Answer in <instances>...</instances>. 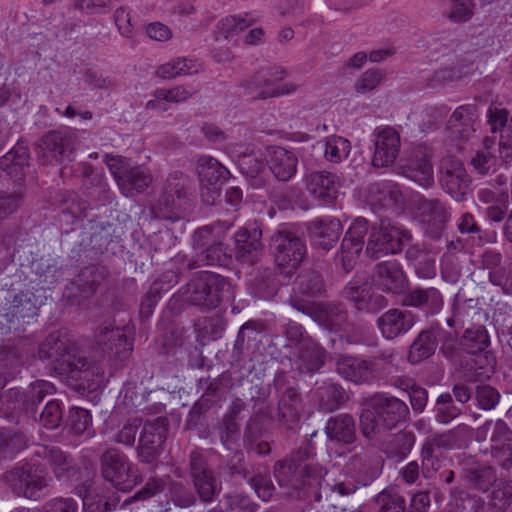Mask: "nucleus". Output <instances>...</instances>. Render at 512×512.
<instances>
[{"label": "nucleus", "instance_id": "f257e3e1", "mask_svg": "<svg viewBox=\"0 0 512 512\" xmlns=\"http://www.w3.org/2000/svg\"><path fill=\"white\" fill-rule=\"evenodd\" d=\"M38 356L48 361L55 373L74 391L85 394L104 383V371L80 350L66 331H53L39 344Z\"/></svg>", "mask_w": 512, "mask_h": 512}, {"label": "nucleus", "instance_id": "f03ea898", "mask_svg": "<svg viewBox=\"0 0 512 512\" xmlns=\"http://www.w3.org/2000/svg\"><path fill=\"white\" fill-rule=\"evenodd\" d=\"M366 408L360 414L362 435L371 440L382 431L391 430L409 415L407 404L397 397L375 393L366 399Z\"/></svg>", "mask_w": 512, "mask_h": 512}, {"label": "nucleus", "instance_id": "7ed1b4c3", "mask_svg": "<svg viewBox=\"0 0 512 512\" xmlns=\"http://www.w3.org/2000/svg\"><path fill=\"white\" fill-rule=\"evenodd\" d=\"M231 223L217 221L196 229L192 235L191 245L196 251L194 259L187 263V269L193 270L203 266L228 267L232 263V254L224 237Z\"/></svg>", "mask_w": 512, "mask_h": 512}, {"label": "nucleus", "instance_id": "20e7f679", "mask_svg": "<svg viewBox=\"0 0 512 512\" xmlns=\"http://www.w3.org/2000/svg\"><path fill=\"white\" fill-rule=\"evenodd\" d=\"M314 456V447L307 440L284 459L278 460L274 465V476L279 485L300 490L310 485L311 479L321 477L323 469L313 463Z\"/></svg>", "mask_w": 512, "mask_h": 512}, {"label": "nucleus", "instance_id": "39448f33", "mask_svg": "<svg viewBox=\"0 0 512 512\" xmlns=\"http://www.w3.org/2000/svg\"><path fill=\"white\" fill-rule=\"evenodd\" d=\"M1 478L15 496L32 501L42 499V492L49 486L51 480L44 465L32 462L16 465L3 473Z\"/></svg>", "mask_w": 512, "mask_h": 512}, {"label": "nucleus", "instance_id": "423d86ee", "mask_svg": "<svg viewBox=\"0 0 512 512\" xmlns=\"http://www.w3.org/2000/svg\"><path fill=\"white\" fill-rule=\"evenodd\" d=\"M269 251L280 274L285 277L293 276L307 255L304 240L287 229H278L272 233Z\"/></svg>", "mask_w": 512, "mask_h": 512}, {"label": "nucleus", "instance_id": "0eeeda50", "mask_svg": "<svg viewBox=\"0 0 512 512\" xmlns=\"http://www.w3.org/2000/svg\"><path fill=\"white\" fill-rule=\"evenodd\" d=\"M288 303L295 310L310 317L322 329L338 333L346 331L350 325L349 312L340 301H307L290 297Z\"/></svg>", "mask_w": 512, "mask_h": 512}, {"label": "nucleus", "instance_id": "6e6552de", "mask_svg": "<svg viewBox=\"0 0 512 512\" xmlns=\"http://www.w3.org/2000/svg\"><path fill=\"white\" fill-rule=\"evenodd\" d=\"M365 253L371 259H380L386 255L398 254L404 244L411 241L409 230L398 227L388 218H381L369 225Z\"/></svg>", "mask_w": 512, "mask_h": 512}, {"label": "nucleus", "instance_id": "1a4fd4ad", "mask_svg": "<svg viewBox=\"0 0 512 512\" xmlns=\"http://www.w3.org/2000/svg\"><path fill=\"white\" fill-rule=\"evenodd\" d=\"M102 478L122 492L131 491L142 482L138 468L117 448L109 447L99 457Z\"/></svg>", "mask_w": 512, "mask_h": 512}, {"label": "nucleus", "instance_id": "9d476101", "mask_svg": "<svg viewBox=\"0 0 512 512\" xmlns=\"http://www.w3.org/2000/svg\"><path fill=\"white\" fill-rule=\"evenodd\" d=\"M226 285L227 281L223 276L211 272H201L182 287V293L188 301V305L208 312L220 305Z\"/></svg>", "mask_w": 512, "mask_h": 512}, {"label": "nucleus", "instance_id": "9b49d317", "mask_svg": "<svg viewBox=\"0 0 512 512\" xmlns=\"http://www.w3.org/2000/svg\"><path fill=\"white\" fill-rule=\"evenodd\" d=\"M187 473L200 503L209 504L217 499L222 490L221 481L198 447L188 454Z\"/></svg>", "mask_w": 512, "mask_h": 512}, {"label": "nucleus", "instance_id": "f8f14e48", "mask_svg": "<svg viewBox=\"0 0 512 512\" xmlns=\"http://www.w3.org/2000/svg\"><path fill=\"white\" fill-rule=\"evenodd\" d=\"M39 305L36 296L30 291L3 290L0 293V312L6 324L0 322L1 333L12 329V325L30 323L38 315Z\"/></svg>", "mask_w": 512, "mask_h": 512}, {"label": "nucleus", "instance_id": "ddd939ff", "mask_svg": "<svg viewBox=\"0 0 512 512\" xmlns=\"http://www.w3.org/2000/svg\"><path fill=\"white\" fill-rule=\"evenodd\" d=\"M169 427V419L164 416L144 422L136 447L137 459L141 464L157 467L165 450Z\"/></svg>", "mask_w": 512, "mask_h": 512}, {"label": "nucleus", "instance_id": "4468645a", "mask_svg": "<svg viewBox=\"0 0 512 512\" xmlns=\"http://www.w3.org/2000/svg\"><path fill=\"white\" fill-rule=\"evenodd\" d=\"M478 442H489L492 458L504 469L512 465V430L500 418L489 419L475 432Z\"/></svg>", "mask_w": 512, "mask_h": 512}, {"label": "nucleus", "instance_id": "2eb2a0df", "mask_svg": "<svg viewBox=\"0 0 512 512\" xmlns=\"http://www.w3.org/2000/svg\"><path fill=\"white\" fill-rule=\"evenodd\" d=\"M197 172L202 202L214 205L220 198L223 183L231 175L229 170L217 159L211 156H202L197 163Z\"/></svg>", "mask_w": 512, "mask_h": 512}, {"label": "nucleus", "instance_id": "dca6fc26", "mask_svg": "<svg viewBox=\"0 0 512 512\" xmlns=\"http://www.w3.org/2000/svg\"><path fill=\"white\" fill-rule=\"evenodd\" d=\"M439 184L453 200L464 202L471 191L472 179L459 159L448 156L439 166Z\"/></svg>", "mask_w": 512, "mask_h": 512}, {"label": "nucleus", "instance_id": "f3484780", "mask_svg": "<svg viewBox=\"0 0 512 512\" xmlns=\"http://www.w3.org/2000/svg\"><path fill=\"white\" fill-rule=\"evenodd\" d=\"M433 149L426 144L412 147L402 160L401 173L424 188L434 184Z\"/></svg>", "mask_w": 512, "mask_h": 512}, {"label": "nucleus", "instance_id": "a211bd4d", "mask_svg": "<svg viewBox=\"0 0 512 512\" xmlns=\"http://www.w3.org/2000/svg\"><path fill=\"white\" fill-rule=\"evenodd\" d=\"M416 208L424 235L432 240L440 239L450 219L445 204L439 199L420 198Z\"/></svg>", "mask_w": 512, "mask_h": 512}, {"label": "nucleus", "instance_id": "6ab92c4d", "mask_svg": "<svg viewBox=\"0 0 512 512\" xmlns=\"http://www.w3.org/2000/svg\"><path fill=\"white\" fill-rule=\"evenodd\" d=\"M368 231L369 222L363 217H358L345 233L336 256L345 273L351 272L357 264Z\"/></svg>", "mask_w": 512, "mask_h": 512}, {"label": "nucleus", "instance_id": "aec40b11", "mask_svg": "<svg viewBox=\"0 0 512 512\" xmlns=\"http://www.w3.org/2000/svg\"><path fill=\"white\" fill-rule=\"evenodd\" d=\"M95 340L103 353L120 361L127 359L133 350L132 339L128 338L125 328L100 327Z\"/></svg>", "mask_w": 512, "mask_h": 512}, {"label": "nucleus", "instance_id": "412c9836", "mask_svg": "<svg viewBox=\"0 0 512 512\" xmlns=\"http://www.w3.org/2000/svg\"><path fill=\"white\" fill-rule=\"evenodd\" d=\"M417 316L409 310L391 308L376 319L381 336L392 341L407 334L415 325Z\"/></svg>", "mask_w": 512, "mask_h": 512}, {"label": "nucleus", "instance_id": "4be33fe9", "mask_svg": "<svg viewBox=\"0 0 512 512\" xmlns=\"http://www.w3.org/2000/svg\"><path fill=\"white\" fill-rule=\"evenodd\" d=\"M374 278L382 292L393 295H402L409 286L407 275L396 260L377 263L374 267Z\"/></svg>", "mask_w": 512, "mask_h": 512}, {"label": "nucleus", "instance_id": "5701e85b", "mask_svg": "<svg viewBox=\"0 0 512 512\" xmlns=\"http://www.w3.org/2000/svg\"><path fill=\"white\" fill-rule=\"evenodd\" d=\"M344 470L350 479L363 487L372 483L380 474L378 458L368 450L353 454L345 464Z\"/></svg>", "mask_w": 512, "mask_h": 512}, {"label": "nucleus", "instance_id": "b1692460", "mask_svg": "<svg viewBox=\"0 0 512 512\" xmlns=\"http://www.w3.org/2000/svg\"><path fill=\"white\" fill-rule=\"evenodd\" d=\"M37 455L46 460L59 481H77L80 479V468L69 454L55 446H42Z\"/></svg>", "mask_w": 512, "mask_h": 512}, {"label": "nucleus", "instance_id": "393cba45", "mask_svg": "<svg viewBox=\"0 0 512 512\" xmlns=\"http://www.w3.org/2000/svg\"><path fill=\"white\" fill-rule=\"evenodd\" d=\"M262 231L259 228L251 230L241 228L234 235L235 259L243 264H256L262 255Z\"/></svg>", "mask_w": 512, "mask_h": 512}, {"label": "nucleus", "instance_id": "a878e982", "mask_svg": "<svg viewBox=\"0 0 512 512\" xmlns=\"http://www.w3.org/2000/svg\"><path fill=\"white\" fill-rule=\"evenodd\" d=\"M307 231L315 247L329 251L338 242L343 228L339 219L326 217L309 222Z\"/></svg>", "mask_w": 512, "mask_h": 512}, {"label": "nucleus", "instance_id": "bb28decb", "mask_svg": "<svg viewBox=\"0 0 512 512\" xmlns=\"http://www.w3.org/2000/svg\"><path fill=\"white\" fill-rule=\"evenodd\" d=\"M308 193L323 204H331L338 195L339 177L328 171H314L305 176Z\"/></svg>", "mask_w": 512, "mask_h": 512}, {"label": "nucleus", "instance_id": "cd10ccee", "mask_svg": "<svg viewBox=\"0 0 512 512\" xmlns=\"http://www.w3.org/2000/svg\"><path fill=\"white\" fill-rule=\"evenodd\" d=\"M188 183V177L181 172H175L166 179L158 200L161 212L171 213L181 208L187 198Z\"/></svg>", "mask_w": 512, "mask_h": 512}, {"label": "nucleus", "instance_id": "c85d7f7f", "mask_svg": "<svg viewBox=\"0 0 512 512\" xmlns=\"http://www.w3.org/2000/svg\"><path fill=\"white\" fill-rule=\"evenodd\" d=\"M399 133L387 126L377 132L375 152L372 158L374 167H387L394 163L400 151Z\"/></svg>", "mask_w": 512, "mask_h": 512}, {"label": "nucleus", "instance_id": "c756f323", "mask_svg": "<svg viewBox=\"0 0 512 512\" xmlns=\"http://www.w3.org/2000/svg\"><path fill=\"white\" fill-rule=\"evenodd\" d=\"M461 479L469 489L486 493L498 480L496 470L485 463L466 462L463 464Z\"/></svg>", "mask_w": 512, "mask_h": 512}, {"label": "nucleus", "instance_id": "7c9ffc66", "mask_svg": "<svg viewBox=\"0 0 512 512\" xmlns=\"http://www.w3.org/2000/svg\"><path fill=\"white\" fill-rule=\"evenodd\" d=\"M402 295L403 306L425 310L430 314L438 313L443 306L442 294L435 287H408Z\"/></svg>", "mask_w": 512, "mask_h": 512}, {"label": "nucleus", "instance_id": "2f4dec72", "mask_svg": "<svg viewBox=\"0 0 512 512\" xmlns=\"http://www.w3.org/2000/svg\"><path fill=\"white\" fill-rule=\"evenodd\" d=\"M336 371L344 379L356 384L369 383L374 378L372 364L352 356L340 357L336 362Z\"/></svg>", "mask_w": 512, "mask_h": 512}, {"label": "nucleus", "instance_id": "473e14b6", "mask_svg": "<svg viewBox=\"0 0 512 512\" xmlns=\"http://www.w3.org/2000/svg\"><path fill=\"white\" fill-rule=\"evenodd\" d=\"M267 163L280 181H288L297 170V157L295 154L283 147L272 146L268 148Z\"/></svg>", "mask_w": 512, "mask_h": 512}, {"label": "nucleus", "instance_id": "72a5a7b5", "mask_svg": "<svg viewBox=\"0 0 512 512\" xmlns=\"http://www.w3.org/2000/svg\"><path fill=\"white\" fill-rule=\"evenodd\" d=\"M227 379L224 373L217 376L201 377L197 381V390L201 392L200 398L196 401L204 409H210L225 399L227 387L224 384Z\"/></svg>", "mask_w": 512, "mask_h": 512}, {"label": "nucleus", "instance_id": "f704fd0d", "mask_svg": "<svg viewBox=\"0 0 512 512\" xmlns=\"http://www.w3.org/2000/svg\"><path fill=\"white\" fill-rule=\"evenodd\" d=\"M327 438L339 444L350 445L357 439L356 423L352 415L341 413L331 417L325 426Z\"/></svg>", "mask_w": 512, "mask_h": 512}, {"label": "nucleus", "instance_id": "c9c22d12", "mask_svg": "<svg viewBox=\"0 0 512 512\" xmlns=\"http://www.w3.org/2000/svg\"><path fill=\"white\" fill-rule=\"evenodd\" d=\"M327 286L323 275L316 270L306 269L296 277L294 282V295L292 297L318 298L325 297Z\"/></svg>", "mask_w": 512, "mask_h": 512}, {"label": "nucleus", "instance_id": "e433bc0d", "mask_svg": "<svg viewBox=\"0 0 512 512\" xmlns=\"http://www.w3.org/2000/svg\"><path fill=\"white\" fill-rule=\"evenodd\" d=\"M41 145L59 162L72 160L75 141L70 133L56 130L49 131L41 138Z\"/></svg>", "mask_w": 512, "mask_h": 512}, {"label": "nucleus", "instance_id": "4c0bfd02", "mask_svg": "<svg viewBox=\"0 0 512 512\" xmlns=\"http://www.w3.org/2000/svg\"><path fill=\"white\" fill-rule=\"evenodd\" d=\"M297 348V360L307 372L314 373L324 365L327 352L311 337H307Z\"/></svg>", "mask_w": 512, "mask_h": 512}, {"label": "nucleus", "instance_id": "58836bf2", "mask_svg": "<svg viewBox=\"0 0 512 512\" xmlns=\"http://www.w3.org/2000/svg\"><path fill=\"white\" fill-rule=\"evenodd\" d=\"M59 197L60 212L57 217L62 225H72L76 220L86 216L89 204L76 193H63Z\"/></svg>", "mask_w": 512, "mask_h": 512}, {"label": "nucleus", "instance_id": "ea45409f", "mask_svg": "<svg viewBox=\"0 0 512 512\" xmlns=\"http://www.w3.org/2000/svg\"><path fill=\"white\" fill-rule=\"evenodd\" d=\"M415 444V435L411 431L401 430L383 443L382 452L394 461H402L408 456Z\"/></svg>", "mask_w": 512, "mask_h": 512}, {"label": "nucleus", "instance_id": "a19ab883", "mask_svg": "<svg viewBox=\"0 0 512 512\" xmlns=\"http://www.w3.org/2000/svg\"><path fill=\"white\" fill-rule=\"evenodd\" d=\"M28 148L20 143L13 147L7 154L0 158V168L16 181L25 176V168L28 166Z\"/></svg>", "mask_w": 512, "mask_h": 512}, {"label": "nucleus", "instance_id": "79ce46f5", "mask_svg": "<svg viewBox=\"0 0 512 512\" xmlns=\"http://www.w3.org/2000/svg\"><path fill=\"white\" fill-rule=\"evenodd\" d=\"M152 182V176L142 167L136 166L125 170L118 180V187L126 197L143 192Z\"/></svg>", "mask_w": 512, "mask_h": 512}, {"label": "nucleus", "instance_id": "37998d69", "mask_svg": "<svg viewBox=\"0 0 512 512\" xmlns=\"http://www.w3.org/2000/svg\"><path fill=\"white\" fill-rule=\"evenodd\" d=\"M436 348L435 329L434 325H431L422 330L412 342L408 352V361L411 364H418L432 356Z\"/></svg>", "mask_w": 512, "mask_h": 512}, {"label": "nucleus", "instance_id": "c03bdc74", "mask_svg": "<svg viewBox=\"0 0 512 512\" xmlns=\"http://www.w3.org/2000/svg\"><path fill=\"white\" fill-rule=\"evenodd\" d=\"M101 279L102 276L96 266L84 267L71 282V287L68 288L71 292L68 294V297H77L76 293L73 292L74 290L78 291L79 297L83 299L91 297L95 293Z\"/></svg>", "mask_w": 512, "mask_h": 512}, {"label": "nucleus", "instance_id": "a18cd8bd", "mask_svg": "<svg viewBox=\"0 0 512 512\" xmlns=\"http://www.w3.org/2000/svg\"><path fill=\"white\" fill-rule=\"evenodd\" d=\"M193 326L197 340L204 344L206 341L221 338L226 328V322L219 315L203 316L196 319Z\"/></svg>", "mask_w": 512, "mask_h": 512}, {"label": "nucleus", "instance_id": "49530a36", "mask_svg": "<svg viewBox=\"0 0 512 512\" xmlns=\"http://www.w3.org/2000/svg\"><path fill=\"white\" fill-rule=\"evenodd\" d=\"M449 505L463 510L469 507L471 512H492L490 503H487L484 498L471 494L459 486L450 490Z\"/></svg>", "mask_w": 512, "mask_h": 512}, {"label": "nucleus", "instance_id": "de8ad7c7", "mask_svg": "<svg viewBox=\"0 0 512 512\" xmlns=\"http://www.w3.org/2000/svg\"><path fill=\"white\" fill-rule=\"evenodd\" d=\"M1 409L5 417L11 420H14L22 413L31 416V408L25 389H8Z\"/></svg>", "mask_w": 512, "mask_h": 512}, {"label": "nucleus", "instance_id": "09e8293b", "mask_svg": "<svg viewBox=\"0 0 512 512\" xmlns=\"http://www.w3.org/2000/svg\"><path fill=\"white\" fill-rule=\"evenodd\" d=\"M123 404L128 409L135 410H150V396L152 391L148 390L142 383L127 382L122 390Z\"/></svg>", "mask_w": 512, "mask_h": 512}, {"label": "nucleus", "instance_id": "8fccbe9b", "mask_svg": "<svg viewBox=\"0 0 512 512\" xmlns=\"http://www.w3.org/2000/svg\"><path fill=\"white\" fill-rule=\"evenodd\" d=\"M28 446V437L18 430H0V457L13 458Z\"/></svg>", "mask_w": 512, "mask_h": 512}, {"label": "nucleus", "instance_id": "3c124183", "mask_svg": "<svg viewBox=\"0 0 512 512\" xmlns=\"http://www.w3.org/2000/svg\"><path fill=\"white\" fill-rule=\"evenodd\" d=\"M459 345L468 354L481 352L489 347L490 336L483 326L467 328L459 340Z\"/></svg>", "mask_w": 512, "mask_h": 512}, {"label": "nucleus", "instance_id": "603ef678", "mask_svg": "<svg viewBox=\"0 0 512 512\" xmlns=\"http://www.w3.org/2000/svg\"><path fill=\"white\" fill-rule=\"evenodd\" d=\"M265 331V324L259 320H249L239 329L233 346V353L241 357L248 348L250 342L257 340L258 336Z\"/></svg>", "mask_w": 512, "mask_h": 512}, {"label": "nucleus", "instance_id": "864d4df0", "mask_svg": "<svg viewBox=\"0 0 512 512\" xmlns=\"http://www.w3.org/2000/svg\"><path fill=\"white\" fill-rule=\"evenodd\" d=\"M490 494L492 512H505L512 505V480L500 479Z\"/></svg>", "mask_w": 512, "mask_h": 512}, {"label": "nucleus", "instance_id": "5fc2aeb1", "mask_svg": "<svg viewBox=\"0 0 512 512\" xmlns=\"http://www.w3.org/2000/svg\"><path fill=\"white\" fill-rule=\"evenodd\" d=\"M82 502L84 512H109L115 510L119 499H109L97 489H88Z\"/></svg>", "mask_w": 512, "mask_h": 512}, {"label": "nucleus", "instance_id": "6e6d98bb", "mask_svg": "<svg viewBox=\"0 0 512 512\" xmlns=\"http://www.w3.org/2000/svg\"><path fill=\"white\" fill-rule=\"evenodd\" d=\"M320 407L325 411H334L347 399L346 391L339 384H327L319 388Z\"/></svg>", "mask_w": 512, "mask_h": 512}, {"label": "nucleus", "instance_id": "4d7b16f0", "mask_svg": "<svg viewBox=\"0 0 512 512\" xmlns=\"http://www.w3.org/2000/svg\"><path fill=\"white\" fill-rule=\"evenodd\" d=\"M435 420L441 424H448L461 414L450 393H442L436 398L433 408Z\"/></svg>", "mask_w": 512, "mask_h": 512}, {"label": "nucleus", "instance_id": "13d9d810", "mask_svg": "<svg viewBox=\"0 0 512 512\" xmlns=\"http://www.w3.org/2000/svg\"><path fill=\"white\" fill-rule=\"evenodd\" d=\"M472 356L468 363V369L474 371L480 378H489L495 371L496 357L489 350L470 353Z\"/></svg>", "mask_w": 512, "mask_h": 512}, {"label": "nucleus", "instance_id": "bf43d9fd", "mask_svg": "<svg viewBox=\"0 0 512 512\" xmlns=\"http://www.w3.org/2000/svg\"><path fill=\"white\" fill-rule=\"evenodd\" d=\"M170 499L174 506L187 509L193 507L199 501L195 490L188 488L180 481H172L169 487Z\"/></svg>", "mask_w": 512, "mask_h": 512}, {"label": "nucleus", "instance_id": "052dcab7", "mask_svg": "<svg viewBox=\"0 0 512 512\" xmlns=\"http://www.w3.org/2000/svg\"><path fill=\"white\" fill-rule=\"evenodd\" d=\"M29 406L31 408V417L37 419L38 405L44 400L47 395L54 393V386L52 383L44 380H37L31 383L26 389Z\"/></svg>", "mask_w": 512, "mask_h": 512}, {"label": "nucleus", "instance_id": "680f3d73", "mask_svg": "<svg viewBox=\"0 0 512 512\" xmlns=\"http://www.w3.org/2000/svg\"><path fill=\"white\" fill-rule=\"evenodd\" d=\"M208 410L204 409V406L198 405V402H195L185 421V429L197 431L200 438H208L210 429L205 421V414Z\"/></svg>", "mask_w": 512, "mask_h": 512}, {"label": "nucleus", "instance_id": "e2e57ef3", "mask_svg": "<svg viewBox=\"0 0 512 512\" xmlns=\"http://www.w3.org/2000/svg\"><path fill=\"white\" fill-rule=\"evenodd\" d=\"M369 290L356 277L349 281L342 289L341 295L347 301H350L354 308L362 312V308L366 302Z\"/></svg>", "mask_w": 512, "mask_h": 512}, {"label": "nucleus", "instance_id": "0e129e2a", "mask_svg": "<svg viewBox=\"0 0 512 512\" xmlns=\"http://www.w3.org/2000/svg\"><path fill=\"white\" fill-rule=\"evenodd\" d=\"M252 293L261 299H271L277 293V284L268 271L257 274L251 282Z\"/></svg>", "mask_w": 512, "mask_h": 512}, {"label": "nucleus", "instance_id": "69168bd1", "mask_svg": "<svg viewBox=\"0 0 512 512\" xmlns=\"http://www.w3.org/2000/svg\"><path fill=\"white\" fill-rule=\"evenodd\" d=\"M197 72L195 63L186 58H176L168 63L161 65L157 74L162 78H172L180 74H192Z\"/></svg>", "mask_w": 512, "mask_h": 512}, {"label": "nucleus", "instance_id": "338daca9", "mask_svg": "<svg viewBox=\"0 0 512 512\" xmlns=\"http://www.w3.org/2000/svg\"><path fill=\"white\" fill-rule=\"evenodd\" d=\"M375 502L379 512H406L405 498L398 493L383 490L375 497Z\"/></svg>", "mask_w": 512, "mask_h": 512}, {"label": "nucleus", "instance_id": "774afa93", "mask_svg": "<svg viewBox=\"0 0 512 512\" xmlns=\"http://www.w3.org/2000/svg\"><path fill=\"white\" fill-rule=\"evenodd\" d=\"M441 454L442 453L427 440L423 443L421 448V471L425 478H430L432 474L439 469V458Z\"/></svg>", "mask_w": 512, "mask_h": 512}]
</instances>
